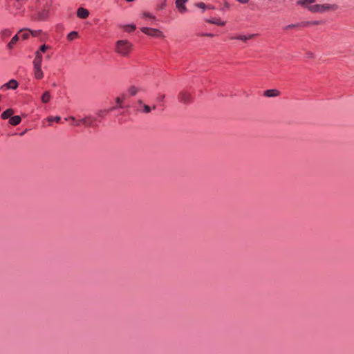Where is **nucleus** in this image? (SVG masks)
Returning a JSON list of instances; mask_svg holds the SVG:
<instances>
[{
	"instance_id": "30",
	"label": "nucleus",
	"mask_w": 354,
	"mask_h": 354,
	"mask_svg": "<svg viewBox=\"0 0 354 354\" xmlns=\"http://www.w3.org/2000/svg\"><path fill=\"white\" fill-rule=\"evenodd\" d=\"M167 0H162V2L157 6L158 10H162L166 6Z\"/></svg>"
},
{
	"instance_id": "23",
	"label": "nucleus",
	"mask_w": 354,
	"mask_h": 354,
	"mask_svg": "<svg viewBox=\"0 0 354 354\" xmlns=\"http://www.w3.org/2000/svg\"><path fill=\"white\" fill-rule=\"evenodd\" d=\"M138 91V88H136V86H130L129 88H128V93L131 95V96H134L137 94Z\"/></svg>"
},
{
	"instance_id": "20",
	"label": "nucleus",
	"mask_w": 354,
	"mask_h": 354,
	"mask_svg": "<svg viewBox=\"0 0 354 354\" xmlns=\"http://www.w3.org/2000/svg\"><path fill=\"white\" fill-rule=\"evenodd\" d=\"M12 32L10 29H4L1 32V37L3 39L11 36Z\"/></svg>"
},
{
	"instance_id": "15",
	"label": "nucleus",
	"mask_w": 354,
	"mask_h": 354,
	"mask_svg": "<svg viewBox=\"0 0 354 354\" xmlns=\"http://www.w3.org/2000/svg\"><path fill=\"white\" fill-rule=\"evenodd\" d=\"M14 114V111L13 109H8L7 110H6L5 111H3L2 113H1V118L3 120H6L8 118H10L12 117V115Z\"/></svg>"
},
{
	"instance_id": "9",
	"label": "nucleus",
	"mask_w": 354,
	"mask_h": 354,
	"mask_svg": "<svg viewBox=\"0 0 354 354\" xmlns=\"http://www.w3.org/2000/svg\"><path fill=\"white\" fill-rule=\"evenodd\" d=\"M187 0H176V6L178 10L180 13H185L187 11L186 7L185 6V2Z\"/></svg>"
},
{
	"instance_id": "5",
	"label": "nucleus",
	"mask_w": 354,
	"mask_h": 354,
	"mask_svg": "<svg viewBox=\"0 0 354 354\" xmlns=\"http://www.w3.org/2000/svg\"><path fill=\"white\" fill-rule=\"evenodd\" d=\"M140 30L143 33H145L149 36L153 37H156V38L164 37V35H163L162 32L156 28L142 27L140 28Z\"/></svg>"
},
{
	"instance_id": "35",
	"label": "nucleus",
	"mask_w": 354,
	"mask_h": 354,
	"mask_svg": "<svg viewBox=\"0 0 354 354\" xmlns=\"http://www.w3.org/2000/svg\"><path fill=\"white\" fill-rule=\"evenodd\" d=\"M318 24V21L306 22L305 24Z\"/></svg>"
},
{
	"instance_id": "4",
	"label": "nucleus",
	"mask_w": 354,
	"mask_h": 354,
	"mask_svg": "<svg viewBox=\"0 0 354 354\" xmlns=\"http://www.w3.org/2000/svg\"><path fill=\"white\" fill-rule=\"evenodd\" d=\"M337 8V6L336 5H320L316 4L313 6H308V10L313 12H324L326 10L332 9L336 10Z\"/></svg>"
},
{
	"instance_id": "29",
	"label": "nucleus",
	"mask_w": 354,
	"mask_h": 354,
	"mask_svg": "<svg viewBox=\"0 0 354 354\" xmlns=\"http://www.w3.org/2000/svg\"><path fill=\"white\" fill-rule=\"evenodd\" d=\"M299 26V24H289V25H287L283 29L287 30H289L290 28H297Z\"/></svg>"
},
{
	"instance_id": "14",
	"label": "nucleus",
	"mask_w": 354,
	"mask_h": 354,
	"mask_svg": "<svg viewBox=\"0 0 354 354\" xmlns=\"http://www.w3.org/2000/svg\"><path fill=\"white\" fill-rule=\"evenodd\" d=\"M65 120L71 121V124L75 126H80L83 125V118L82 119H76L74 117H70L68 118H65Z\"/></svg>"
},
{
	"instance_id": "7",
	"label": "nucleus",
	"mask_w": 354,
	"mask_h": 354,
	"mask_svg": "<svg viewBox=\"0 0 354 354\" xmlns=\"http://www.w3.org/2000/svg\"><path fill=\"white\" fill-rule=\"evenodd\" d=\"M77 16L80 19H85L89 16V11L84 8H79L77 11Z\"/></svg>"
},
{
	"instance_id": "37",
	"label": "nucleus",
	"mask_w": 354,
	"mask_h": 354,
	"mask_svg": "<svg viewBox=\"0 0 354 354\" xmlns=\"http://www.w3.org/2000/svg\"><path fill=\"white\" fill-rule=\"evenodd\" d=\"M127 2H131V1H133L134 0H126Z\"/></svg>"
},
{
	"instance_id": "33",
	"label": "nucleus",
	"mask_w": 354,
	"mask_h": 354,
	"mask_svg": "<svg viewBox=\"0 0 354 354\" xmlns=\"http://www.w3.org/2000/svg\"><path fill=\"white\" fill-rule=\"evenodd\" d=\"M200 6H201V10H203V11L205 10L206 8H211L210 7H206L205 5L201 2L200 4Z\"/></svg>"
},
{
	"instance_id": "16",
	"label": "nucleus",
	"mask_w": 354,
	"mask_h": 354,
	"mask_svg": "<svg viewBox=\"0 0 354 354\" xmlns=\"http://www.w3.org/2000/svg\"><path fill=\"white\" fill-rule=\"evenodd\" d=\"M21 121V118L19 115L12 116L9 119V123L12 126L18 125L19 124H20Z\"/></svg>"
},
{
	"instance_id": "25",
	"label": "nucleus",
	"mask_w": 354,
	"mask_h": 354,
	"mask_svg": "<svg viewBox=\"0 0 354 354\" xmlns=\"http://www.w3.org/2000/svg\"><path fill=\"white\" fill-rule=\"evenodd\" d=\"M48 122H59L60 120H61V118L59 116H55V117H49L48 118Z\"/></svg>"
},
{
	"instance_id": "11",
	"label": "nucleus",
	"mask_w": 354,
	"mask_h": 354,
	"mask_svg": "<svg viewBox=\"0 0 354 354\" xmlns=\"http://www.w3.org/2000/svg\"><path fill=\"white\" fill-rule=\"evenodd\" d=\"M31 30L25 28L19 30L18 34L19 35L20 38L25 40L27 39L30 35Z\"/></svg>"
},
{
	"instance_id": "2",
	"label": "nucleus",
	"mask_w": 354,
	"mask_h": 354,
	"mask_svg": "<svg viewBox=\"0 0 354 354\" xmlns=\"http://www.w3.org/2000/svg\"><path fill=\"white\" fill-rule=\"evenodd\" d=\"M50 46L44 44L41 45L39 50L36 51L35 53V57L33 60V66L34 67H41L42 64V53H44L46 52L47 50L50 49Z\"/></svg>"
},
{
	"instance_id": "8",
	"label": "nucleus",
	"mask_w": 354,
	"mask_h": 354,
	"mask_svg": "<svg viewBox=\"0 0 354 354\" xmlns=\"http://www.w3.org/2000/svg\"><path fill=\"white\" fill-rule=\"evenodd\" d=\"M257 35V34L239 35L237 36L232 37V39L241 40L243 41H247L248 39H252Z\"/></svg>"
},
{
	"instance_id": "24",
	"label": "nucleus",
	"mask_w": 354,
	"mask_h": 354,
	"mask_svg": "<svg viewBox=\"0 0 354 354\" xmlns=\"http://www.w3.org/2000/svg\"><path fill=\"white\" fill-rule=\"evenodd\" d=\"M78 37V33L76 31H72L67 35V39L69 41L74 40Z\"/></svg>"
},
{
	"instance_id": "1",
	"label": "nucleus",
	"mask_w": 354,
	"mask_h": 354,
	"mask_svg": "<svg viewBox=\"0 0 354 354\" xmlns=\"http://www.w3.org/2000/svg\"><path fill=\"white\" fill-rule=\"evenodd\" d=\"M133 50L132 44L128 40H118L115 44V52L123 57H127Z\"/></svg>"
},
{
	"instance_id": "18",
	"label": "nucleus",
	"mask_w": 354,
	"mask_h": 354,
	"mask_svg": "<svg viewBox=\"0 0 354 354\" xmlns=\"http://www.w3.org/2000/svg\"><path fill=\"white\" fill-rule=\"evenodd\" d=\"M20 38L19 37V35L17 33V35H15L12 38V39L10 40V41L8 43V48L10 49H12L13 48V47L15 46V45L17 44V42L18 41L19 39Z\"/></svg>"
},
{
	"instance_id": "36",
	"label": "nucleus",
	"mask_w": 354,
	"mask_h": 354,
	"mask_svg": "<svg viewBox=\"0 0 354 354\" xmlns=\"http://www.w3.org/2000/svg\"><path fill=\"white\" fill-rule=\"evenodd\" d=\"M204 35H206V36H208V37H213L214 36V35L212 34V33L205 34Z\"/></svg>"
},
{
	"instance_id": "34",
	"label": "nucleus",
	"mask_w": 354,
	"mask_h": 354,
	"mask_svg": "<svg viewBox=\"0 0 354 354\" xmlns=\"http://www.w3.org/2000/svg\"><path fill=\"white\" fill-rule=\"evenodd\" d=\"M236 1L241 3H246L249 1V0H236Z\"/></svg>"
},
{
	"instance_id": "38",
	"label": "nucleus",
	"mask_w": 354,
	"mask_h": 354,
	"mask_svg": "<svg viewBox=\"0 0 354 354\" xmlns=\"http://www.w3.org/2000/svg\"><path fill=\"white\" fill-rule=\"evenodd\" d=\"M116 109V107H112L109 111H112L113 109Z\"/></svg>"
},
{
	"instance_id": "22",
	"label": "nucleus",
	"mask_w": 354,
	"mask_h": 354,
	"mask_svg": "<svg viewBox=\"0 0 354 354\" xmlns=\"http://www.w3.org/2000/svg\"><path fill=\"white\" fill-rule=\"evenodd\" d=\"M156 109V105H153L151 107H150L149 106L147 105V104H144L143 105V109L142 110H140V111L143 112V113H149L151 112V109H153L155 110Z\"/></svg>"
},
{
	"instance_id": "17",
	"label": "nucleus",
	"mask_w": 354,
	"mask_h": 354,
	"mask_svg": "<svg viewBox=\"0 0 354 354\" xmlns=\"http://www.w3.org/2000/svg\"><path fill=\"white\" fill-rule=\"evenodd\" d=\"M279 93V91L277 89H269L265 91V95L268 97L278 96Z\"/></svg>"
},
{
	"instance_id": "12",
	"label": "nucleus",
	"mask_w": 354,
	"mask_h": 354,
	"mask_svg": "<svg viewBox=\"0 0 354 354\" xmlns=\"http://www.w3.org/2000/svg\"><path fill=\"white\" fill-rule=\"evenodd\" d=\"M18 82L15 80H10L5 84L2 88L6 87L7 89H16L18 87Z\"/></svg>"
},
{
	"instance_id": "31",
	"label": "nucleus",
	"mask_w": 354,
	"mask_h": 354,
	"mask_svg": "<svg viewBox=\"0 0 354 354\" xmlns=\"http://www.w3.org/2000/svg\"><path fill=\"white\" fill-rule=\"evenodd\" d=\"M143 17L145 18H150V19H155V17L151 15L149 12H144L143 13Z\"/></svg>"
},
{
	"instance_id": "13",
	"label": "nucleus",
	"mask_w": 354,
	"mask_h": 354,
	"mask_svg": "<svg viewBox=\"0 0 354 354\" xmlns=\"http://www.w3.org/2000/svg\"><path fill=\"white\" fill-rule=\"evenodd\" d=\"M205 21L207 22H209V23H211L213 24H216L218 26H224L226 24L225 21H223L221 19H215V18L207 19H205Z\"/></svg>"
},
{
	"instance_id": "21",
	"label": "nucleus",
	"mask_w": 354,
	"mask_h": 354,
	"mask_svg": "<svg viewBox=\"0 0 354 354\" xmlns=\"http://www.w3.org/2000/svg\"><path fill=\"white\" fill-rule=\"evenodd\" d=\"M50 93L49 91H45L41 96V102L43 103H48L50 100Z\"/></svg>"
},
{
	"instance_id": "28",
	"label": "nucleus",
	"mask_w": 354,
	"mask_h": 354,
	"mask_svg": "<svg viewBox=\"0 0 354 354\" xmlns=\"http://www.w3.org/2000/svg\"><path fill=\"white\" fill-rule=\"evenodd\" d=\"M165 97V95L159 93L156 97V101L159 102H163Z\"/></svg>"
},
{
	"instance_id": "26",
	"label": "nucleus",
	"mask_w": 354,
	"mask_h": 354,
	"mask_svg": "<svg viewBox=\"0 0 354 354\" xmlns=\"http://www.w3.org/2000/svg\"><path fill=\"white\" fill-rule=\"evenodd\" d=\"M124 30L126 32H132L134 30H136V26L135 25L126 26L124 28Z\"/></svg>"
},
{
	"instance_id": "19",
	"label": "nucleus",
	"mask_w": 354,
	"mask_h": 354,
	"mask_svg": "<svg viewBox=\"0 0 354 354\" xmlns=\"http://www.w3.org/2000/svg\"><path fill=\"white\" fill-rule=\"evenodd\" d=\"M125 99H126V95H124V94L122 95L121 96L117 97L116 102L118 104V107H119V108L124 107V106L122 104L124 102Z\"/></svg>"
},
{
	"instance_id": "6",
	"label": "nucleus",
	"mask_w": 354,
	"mask_h": 354,
	"mask_svg": "<svg viewBox=\"0 0 354 354\" xmlns=\"http://www.w3.org/2000/svg\"><path fill=\"white\" fill-rule=\"evenodd\" d=\"M83 125L85 127H95L96 125V119L93 117L88 116L83 118Z\"/></svg>"
},
{
	"instance_id": "32",
	"label": "nucleus",
	"mask_w": 354,
	"mask_h": 354,
	"mask_svg": "<svg viewBox=\"0 0 354 354\" xmlns=\"http://www.w3.org/2000/svg\"><path fill=\"white\" fill-rule=\"evenodd\" d=\"M307 3L308 2L306 0H299L297 1V4L301 5V6H305Z\"/></svg>"
},
{
	"instance_id": "3",
	"label": "nucleus",
	"mask_w": 354,
	"mask_h": 354,
	"mask_svg": "<svg viewBox=\"0 0 354 354\" xmlns=\"http://www.w3.org/2000/svg\"><path fill=\"white\" fill-rule=\"evenodd\" d=\"M178 100L180 102L184 104H190L193 102L194 97L191 91L188 89H184L178 93Z\"/></svg>"
},
{
	"instance_id": "10",
	"label": "nucleus",
	"mask_w": 354,
	"mask_h": 354,
	"mask_svg": "<svg viewBox=\"0 0 354 354\" xmlns=\"http://www.w3.org/2000/svg\"><path fill=\"white\" fill-rule=\"evenodd\" d=\"M34 77L37 80H41L44 77V73L41 67H33Z\"/></svg>"
},
{
	"instance_id": "27",
	"label": "nucleus",
	"mask_w": 354,
	"mask_h": 354,
	"mask_svg": "<svg viewBox=\"0 0 354 354\" xmlns=\"http://www.w3.org/2000/svg\"><path fill=\"white\" fill-rule=\"evenodd\" d=\"M41 33V30H31L30 35L32 37H39Z\"/></svg>"
}]
</instances>
